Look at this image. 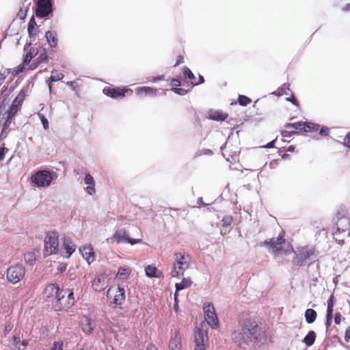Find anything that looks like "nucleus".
<instances>
[{
    "label": "nucleus",
    "mask_w": 350,
    "mask_h": 350,
    "mask_svg": "<svg viewBox=\"0 0 350 350\" xmlns=\"http://www.w3.org/2000/svg\"><path fill=\"white\" fill-rule=\"evenodd\" d=\"M264 336V332L254 319L246 318L241 323V330L232 333V339L240 347H254L259 343Z\"/></svg>",
    "instance_id": "nucleus-1"
},
{
    "label": "nucleus",
    "mask_w": 350,
    "mask_h": 350,
    "mask_svg": "<svg viewBox=\"0 0 350 350\" xmlns=\"http://www.w3.org/2000/svg\"><path fill=\"white\" fill-rule=\"evenodd\" d=\"M174 262L170 275L173 278H180L184 275L185 271L190 267L191 258L184 250H180L174 253Z\"/></svg>",
    "instance_id": "nucleus-2"
},
{
    "label": "nucleus",
    "mask_w": 350,
    "mask_h": 350,
    "mask_svg": "<svg viewBox=\"0 0 350 350\" xmlns=\"http://www.w3.org/2000/svg\"><path fill=\"white\" fill-rule=\"evenodd\" d=\"M68 291L60 289L59 286L56 283L48 285L44 290L46 297H54L53 304L57 310H61L62 306L64 305L63 301Z\"/></svg>",
    "instance_id": "nucleus-3"
},
{
    "label": "nucleus",
    "mask_w": 350,
    "mask_h": 350,
    "mask_svg": "<svg viewBox=\"0 0 350 350\" xmlns=\"http://www.w3.org/2000/svg\"><path fill=\"white\" fill-rule=\"evenodd\" d=\"M295 256L292 262L293 265L301 267L305 265L308 261L314 260L315 258V250L310 246L301 247L294 252Z\"/></svg>",
    "instance_id": "nucleus-4"
},
{
    "label": "nucleus",
    "mask_w": 350,
    "mask_h": 350,
    "mask_svg": "<svg viewBox=\"0 0 350 350\" xmlns=\"http://www.w3.org/2000/svg\"><path fill=\"white\" fill-rule=\"evenodd\" d=\"M59 243L58 232L56 231L48 232L44 239V255L49 256L58 254L59 252Z\"/></svg>",
    "instance_id": "nucleus-5"
},
{
    "label": "nucleus",
    "mask_w": 350,
    "mask_h": 350,
    "mask_svg": "<svg viewBox=\"0 0 350 350\" xmlns=\"http://www.w3.org/2000/svg\"><path fill=\"white\" fill-rule=\"evenodd\" d=\"M55 174L48 170H39L31 176V182L36 186L49 187L55 178Z\"/></svg>",
    "instance_id": "nucleus-6"
},
{
    "label": "nucleus",
    "mask_w": 350,
    "mask_h": 350,
    "mask_svg": "<svg viewBox=\"0 0 350 350\" xmlns=\"http://www.w3.org/2000/svg\"><path fill=\"white\" fill-rule=\"evenodd\" d=\"M26 94L24 89L21 90L18 94L16 96V98L12 101L9 109L7 111V117L5 118V122L11 124L12 118L14 117L16 113L20 109L25 98Z\"/></svg>",
    "instance_id": "nucleus-7"
},
{
    "label": "nucleus",
    "mask_w": 350,
    "mask_h": 350,
    "mask_svg": "<svg viewBox=\"0 0 350 350\" xmlns=\"http://www.w3.org/2000/svg\"><path fill=\"white\" fill-rule=\"evenodd\" d=\"M25 269L21 264L10 266L7 269V280L12 284L21 281L25 276Z\"/></svg>",
    "instance_id": "nucleus-8"
},
{
    "label": "nucleus",
    "mask_w": 350,
    "mask_h": 350,
    "mask_svg": "<svg viewBox=\"0 0 350 350\" xmlns=\"http://www.w3.org/2000/svg\"><path fill=\"white\" fill-rule=\"evenodd\" d=\"M52 0H38L35 14L38 18L48 17L53 12Z\"/></svg>",
    "instance_id": "nucleus-9"
},
{
    "label": "nucleus",
    "mask_w": 350,
    "mask_h": 350,
    "mask_svg": "<svg viewBox=\"0 0 350 350\" xmlns=\"http://www.w3.org/2000/svg\"><path fill=\"white\" fill-rule=\"evenodd\" d=\"M110 240H111V243H113V242H116L117 243H130L132 245L139 242V239L129 237V234L128 232L125 229H123V228L117 230L115 232L113 237H111L110 239Z\"/></svg>",
    "instance_id": "nucleus-10"
},
{
    "label": "nucleus",
    "mask_w": 350,
    "mask_h": 350,
    "mask_svg": "<svg viewBox=\"0 0 350 350\" xmlns=\"http://www.w3.org/2000/svg\"><path fill=\"white\" fill-rule=\"evenodd\" d=\"M205 319L212 328H217L219 325V321L213 304L206 303L203 306Z\"/></svg>",
    "instance_id": "nucleus-11"
},
{
    "label": "nucleus",
    "mask_w": 350,
    "mask_h": 350,
    "mask_svg": "<svg viewBox=\"0 0 350 350\" xmlns=\"http://www.w3.org/2000/svg\"><path fill=\"white\" fill-rule=\"evenodd\" d=\"M208 339L207 332L199 328L194 333L195 350H205L204 342Z\"/></svg>",
    "instance_id": "nucleus-12"
},
{
    "label": "nucleus",
    "mask_w": 350,
    "mask_h": 350,
    "mask_svg": "<svg viewBox=\"0 0 350 350\" xmlns=\"http://www.w3.org/2000/svg\"><path fill=\"white\" fill-rule=\"evenodd\" d=\"M127 90L124 88H110L106 87L103 90V92L108 97L112 98H122L125 96Z\"/></svg>",
    "instance_id": "nucleus-13"
},
{
    "label": "nucleus",
    "mask_w": 350,
    "mask_h": 350,
    "mask_svg": "<svg viewBox=\"0 0 350 350\" xmlns=\"http://www.w3.org/2000/svg\"><path fill=\"white\" fill-rule=\"evenodd\" d=\"M62 243L64 246V249L66 252V254H64V251H59V253L65 256L67 258H69L70 256L75 252L76 250V246L75 243L72 242L70 238L64 237L62 239Z\"/></svg>",
    "instance_id": "nucleus-14"
},
{
    "label": "nucleus",
    "mask_w": 350,
    "mask_h": 350,
    "mask_svg": "<svg viewBox=\"0 0 350 350\" xmlns=\"http://www.w3.org/2000/svg\"><path fill=\"white\" fill-rule=\"evenodd\" d=\"M107 276L105 273L97 275L92 282V288L95 291L100 292L103 291L107 284Z\"/></svg>",
    "instance_id": "nucleus-15"
},
{
    "label": "nucleus",
    "mask_w": 350,
    "mask_h": 350,
    "mask_svg": "<svg viewBox=\"0 0 350 350\" xmlns=\"http://www.w3.org/2000/svg\"><path fill=\"white\" fill-rule=\"evenodd\" d=\"M208 118L215 121H224L228 116V113L219 110L210 109L208 112Z\"/></svg>",
    "instance_id": "nucleus-16"
},
{
    "label": "nucleus",
    "mask_w": 350,
    "mask_h": 350,
    "mask_svg": "<svg viewBox=\"0 0 350 350\" xmlns=\"http://www.w3.org/2000/svg\"><path fill=\"white\" fill-rule=\"evenodd\" d=\"M125 297V290L124 287L118 286L113 299V303L116 305L120 306L124 302Z\"/></svg>",
    "instance_id": "nucleus-17"
},
{
    "label": "nucleus",
    "mask_w": 350,
    "mask_h": 350,
    "mask_svg": "<svg viewBox=\"0 0 350 350\" xmlns=\"http://www.w3.org/2000/svg\"><path fill=\"white\" fill-rule=\"evenodd\" d=\"M95 327V322L90 318L85 317L84 321L81 323L82 331L87 334H90Z\"/></svg>",
    "instance_id": "nucleus-18"
},
{
    "label": "nucleus",
    "mask_w": 350,
    "mask_h": 350,
    "mask_svg": "<svg viewBox=\"0 0 350 350\" xmlns=\"http://www.w3.org/2000/svg\"><path fill=\"white\" fill-rule=\"evenodd\" d=\"M46 41L51 48H55L57 45V33L55 31H47L45 34Z\"/></svg>",
    "instance_id": "nucleus-19"
},
{
    "label": "nucleus",
    "mask_w": 350,
    "mask_h": 350,
    "mask_svg": "<svg viewBox=\"0 0 350 350\" xmlns=\"http://www.w3.org/2000/svg\"><path fill=\"white\" fill-rule=\"evenodd\" d=\"M180 337L179 334L178 332H175L174 337H172L170 340L169 349L180 350Z\"/></svg>",
    "instance_id": "nucleus-20"
},
{
    "label": "nucleus",
    "mask_w": 350,
    "mask_h": 350,
    "mask_svg": "<svg viewBox=\"0 0 350 350\" xmlns=\"http://www.w3.org/2000/svg\"><path fill=\"white\" fill-rule=\"evenodd\" d=\"M192 284L190 278H184L182 281L175 284L176 292L174 293L175 297H178V293L186 288L189 287Z\"/></svg>",
    "instance_id": "nucleus-21"
},
{
    "label": "nucleus",
    "mask_w": 350,
    "mask_h": 350,
    "mask_svg": "<svg viewBox=\"0 0 350 350\" xmlns=\"http://www.w3.org/2000/svg\"><path fill=\"white\" fill-rule=\"evenodd\" d=\"M305 122H294V123H287L286 125H285V128L286 129H295L297 131H296V133H302V132H304L306 131V129H305Z\"/></svg>",
    "instance_id": "nucleus-22"
},
{
    "label": "nucleus",
    "mask_w": 350,
    "mask_h": 350,
    "mask_svg": "<svg viewBox=\"0 0 350 350\" xmlns=\"http://www.w3.org/2000/svg\"><path fill=\"white\" fill-rule=\"evenodd\" d=\"M340 223H344V228L340 226L338 223L336 224V226L334 227L335 230L334 232V234H340L346 230L348 226H350V221L346 217H342L340 219Z\"/></svg>",
    "instance_id": "nucleus-23"
},
{
    "label": "nucleus",
    "mask_w": 350,
    "mask_h": 350,
    "mask_svg": "<svg viewBox=\"0 0 350 350\" xmlns=\"http://www.w3.org/2000/svg\"><path fill=\"white\" fill-rule=\"evenodd\" d=\"M145 272L147 277L152 278H160L161 273L158 271L156 267L152 265H148L145 267Z\"/></svg>",
    "instance_id": "nucleus-24"
},
{
    "label": "nucleus",
    "mask_w": 350,
    "mask_h": 350,
    "mask_svg": "<svg viewBox=\"0 0 350 350\" xmlns=\"http://www.w3.org/2000/svg\"><path fill=\"white\" fill-rule=\"evenodd\" d=\"M317 334L314 331L310 330L303 339V342L307 347H311L315 342Z\"/></svg>",
    "instance_id": "nucleus-25"
},
{
    "label": "nucleus",
    "mask_w": 350,
    "mask_h": 350,
    "mask_svg": "<svg viewBox=\"0 0 350 350\" xmlns=\"http://www.w3.org/2000/svg\"><path fill=\"white\" fill-rule=\"evenodd\" d=\"M304 317L306 323L308 324H311L315 321L317 317V314L314 309L308 308L305 311Z\"/></svg>",
    "instance_id": "nucleus-26"
},
{
    "label": "nucleus",
    "mask_w": 350,
    "mask_h": 350,
    "mask_svg": "<svg viewBox=\"0 0 350 350\" xmlns=\"http://www.w3.org/2000/svg\"><path fill=\"white\" fill-rule=\"evenodd\" d=\"M64 291H68L67 294L66 295L68 300V303H65V305H62L61 308V310L63 309H67L69 308L70 306L74 305L75 302V297H74V293L70 291L69 288L64 289Z\"/></svg>",
    "instance_id": "nucleus-27"
},
{
    "label": "nucleus",
    "mask_w": 350,
    "mask_h": 350,
    "mask_svg": "<svg viewBox=\"0 0 350 350\" xmlns=\"http://www.w3.org/2000/svg\"><path fill=\"white\" fill-rule=\"evenodd\" d=\"M83 258L86 260H90V258L93 256V249L90 246H83L79 250Z\"/></svg>",
    "instance_id": "nucleus-28"
},
{
    "label": "nucleus",
    "mask_w": 350,
    "mask_h": 350,
    "mask_svg": "<svg viewBox=\"0 0 350 350\" xmlns=\"http://www.w3.org/2000/svg\"><path fill=\"white\" fill-rule=\"evenodd\" d=\"M24 259L27 264L32 265L36 262L37 260V256L35 252H29L25 254Z\"/></svg>",
    "instance_id": "nucleus-29"
},
{
    "label": "nucleus",
    "mask_w": 350,
    "mask_h": 350,
    "mask_svg": "<svg viewBox=\"0 0 350 350\" xmlns=\"http://www.w3.org/2000/svg\"><path fill=\"white\" fill-rule=\"evenodd\" d=\"M131 273V269L125 266L120 267L118 269L117 276H120L122 279H126Z\"/></svg>",
    "instance_id": "nucleus-30"
},
{
    "label": "nucleus",
    "mask_w": 350,
    "mask_h": 350,
    "mask_svg": "<svg viewBox=\"0 0 350 350\" xmlns=\"http://www.w3.org/2000/svg\"><path fill=\"white\" fill-rule=\"evenodd\" d=\"M136 91H137V94H139L140 92H143L146 95L151 94L152 96H155L156 95V92H157V89H154V88H150V87L144 86V87L138 88L136 90Z\"/></svg>",
    "instance_id": "nucleus-31"
},
{
    "label": "nucleus",
    "mask_w": 350,
    "mask_h": 350,
    "mask_svg": "<svg viewBox=\"0 0 350 350\" xmlns=\"http://www.w3.org/2000/svg\"><path fill=\"white\" fill-rule=\"evenodd\" d=\"M305 132H312V131H317L319 128L320 125L314 122H305Z\"/></svg>",
    "instance_id": "nucleus-32"
},
{
    "label": "nucleus",
    "mask_w": 350,
    "mask_h": 350,
    "mask_svg": "<svg viewBox=\"0 0 350 350\" xmlns=\"http://www.w3.org/2000/svg\"><path fill=\"white\" fill-rule=\"evenodd\" d=\"M252 102V100L245 95H239L238 103L241 106L245 107Z\"/></svg>",
    "instance_id": "nucleus-33"
},
{
    "label": "nucleus",
    "mask_w": 350,
    "mask_h": 350,
    "mask_svg": "<svg viewBox=\"0 0 350 350\" xmlns=\"http://www.w3.org/2000/svg\"><path fill=\"white\" fill-rule=\"evenodd\" d=\"M49 78L51 79V81L56 82L63 79L64 75L62 73L58 72L55 70H53L51 75Z\"/></svg>",
    "instance_id": "nucleus-34"
},
{
    "label": "nucleus",
    "mask_w": 350,
    "mask_h": 350,
    "mask_svg": "<svg viewBox=\"0 0 350 350\" xmlns=\"http://www.w3.org/2000/svg\"><path fill=\"white\" fill-rule=\"evenodd\" d=\"M263 245H265V246L270 247L275 252H280L281 251V250L279 247L275 246V243L273 242V239H266L264 241Z\"/></svg>",
    "instance_id": "nucleus-35"
},
{
    "label": "nucleus",
    "mask_w": 350,
    "mask_h": 350,
    "mask_svg": "<svg viewBox=\"0 0 350 350\" xmlns=\"http://www.w3.org/2000/svg\"><path fill=\"white\" fill-rule=\"evenodd\" d=\"M327 312H333L334 306V296L331 295L327 301Z\"/></svg>",
    "instance_id": "nucleus-36"
},
{
    "label": "nucleus",
    "mask_w": 350,
    "mask_h": 350,
    "mask_svg": "<svg viewBox=\"0 0 350 350\" xmlns=\"http://www.w3.org/2000/svg\"><path fill=\"white\" fill-rule=\"evenodd\" d=\"M66 85L70 87L71 90L76 93V94H78L80 92L79 86L76 84L75 81H68L66 82Z\"/></svg>",
    "instance_id": "nucleus-37"
},
{
    "label": "nucleus",
    "mask_w": 350,
    "mask_h": 350,
    "mask_svg": "<svg viewBox=\"0 0 350 350\" xmlns=\"http://www.w3.org/2000/svg\"><path fill=\"white\" fill-rule=\"evenodd\" d=\"M285 242L284 232L283 230L278 234L276 240L274 241L275 246L281 245Z\"/></svg>",
    "instance_id": "nucleus-38"
},
{
    "label": "nucleus",
    "mask_w": 350,
    "mask_h": 350,
    "mask_svg": "<svg viewBox=\"0 0 350 350\" xmlns=\"http://www.w3.org/2000/svg\"><path fill=\"white\" fill-rule=\"evenodd\" d=\"M183 72L185 76H186L188 79L191 80L196 79V77L192 72V71L187 66H185L183 70Z\"/></svg>",
    "instance_id": "nucleus-39"
},
{
    "label": "nucleus",
    "mask_w": 350,
    "mask_h": 350,
    "mask_svg": "<svg viewBox=\"0 0 350 350\" xmlns=\"http://www.w3.org/2000/svg\"><path fill=\"white\" fill-rule=\"evenodd\" d=\"M64 342L62 340L55 341L50 350H64Z\"/></svg>",
    "instance_id": "nucleus-40"
},
{
    "label": "nucleus",
    "mask_w": 350,
    "mask_h": 350,
    "mask_svg": "<svg viewBox=\"0 0 350 350\" xmlns=\"http://www.w3.org/2000/svg\"><path fill=\"white\" fill-rule=\"evenodd\" d=\"M11 72L10 68H3L0 70V79H2L3 83L6 77L9 75Z\"/></svg>",
    "instance_id": "nucleus-41"
},
{
    "label": "nucleus",
    "mask_w": 350,
    "mask_h": 350,
    "mask_svg": "<svg viewBox=\"0 0 350 350\" xmlns=\"http://www.w3.org/2000/svg\"><path fill=\"white\" fill-rule=\"evenodd\" d=\"M232 221V217L230 215L224 216L221 220L223 227L230 226Z\"/></svg>",
    "instance_id": "nucleus-42"
},
{
    "label": "nucleus",
    "mask_w": 350,
    "mask_h": 350,
    "mask_svg": "<svg viewBox=\"0 0 350 350\" xmlns=\"http://www.w3.org/2000/svg\"><path fill=\"white\" fill-rule=\"evenodd\" d=\"M171 90L174 92L175 94H177L180 96H185L188 93V90H185L184 88H172Z\"/></svg>",
    "instance_id": "nucleus-43"
},
{
    "label": "nucleus",
    "mask_w": 350,
    "mask_h": 350,
    "mask_svg": "<svg viewBox=\"0 0 350 350\" xmlns=\"http://www.w3.org/2000/svg\"><path fill=\"white\" fill-rule=\"evenodd\" d=\"M333 319V312H326V320H325V326L327 328V330L330 327Z\"/></svg>",
    "instance_id": "nucleus-44"
},
{
    "label": "nucleus",
    "mask_w": 350,
    "mask_h": 350,
    "mask_svg": "<svg viewBox=\"0 0 350 350\" xmlns=\"http://www.w3.org/2000/svg\"><path fill=\"white\" fill-rule=\"evenodd\" d=\"M84 182L88 185H95L94 179L90 174H85Z\"/></svg>",
    "instance_id": "nucleus-45"
},
{
    "label": "nucleus",
    "mask_w": 350,
    "mask_h": 350,
    "mask_svg": "<svg viewBox=\"0 0 350 350\" xmlns=\"http://www.w3.org/2000/svg\"><path fill=\"white\" fill-rule=\"evenodd\" d=\"M38 116L40 119V121L42 124V126L45 130L49 129V121L47 118L42 113H38Z\"/></svg>",
    "instance_id": "nucleus-46"
},
{
    "label": "nucleus",
    "mask_w": 350,
    "mask_h": 350,
    "mask_svg": "<svg viewBox=\"0 0 350 350\" xmlns=\"http://www.w3.org/2000/svg\"><path fill=\"white\" fill-rule=\"evenodd\" d=\"M47 53L44 51L43 53H40L39 56L36 59V63L40 64L42 62H44L47 59Z\"/></svg>",
    "instance_id": "nucleus-47"
},
{
    "label": "nucleus",
    "mask_w": 350,
    "mask_h": 350,
    "mask_svg": "<svg viewBox=\"0 0 350 350\" xmlns=\"http://www.w3.org/2000/svg\"><path fill=\"white\" fill-rule=\"evenodd\" d=\"M291 129H286V130L282 131V136L283 137H291L294 134H296V131L291 130Z\"/></svg>",
    "instance_id": "nucleus-48"
},
{
    "label": "nucleus",
    "mask_w": 350,
    "mask_h": 350,
    "mask_svg": "<svg viewBox=\"0 0 350 350\" xmlns=\"http://www.w3.org/2000/svg\"><path fill=\"white\" fill-rule=\"evenodd\" d=\"M33 53L31 52V51H29V52H27L23 59V64L25 65H27V64H29L31 60V59L33 58Z\"/></svg>",
    "instance_id": "nucleus-49"
},
{
    "label": "nucleus",
    "mask_w": 350,
    "mask_h": 350,
    "mask_svg": "<svg viewBox=\"0 0 350 350\" xmlns=\"http://www.w3.org/2000/svg\"><path fill=\"white\" fill-rule=\"evenodd\" d=\"M287 90H290L289 84L284 83L280 88H279L278 91H280L282 94H287Z\"/></svg>",
    "instance_id": "nucleus-50"
},
{
    "label": "nucleus",
    "mask_w": 350,
    "mask_h": 350,
    "mask_svg": "<svg viewBox=\"0 0 350 350\" xmlns=\"http://www.w3.org/2000/svg\"><path fill=\"white\" fill-rule=\"evenodd\" d=\"M36 26V22L34 16H32L29 21L27 28L30 29H35Z\"/></svg>",
    "instance_id": "nucleus-51"
},
{
    "label": "nucleus",
    "mask_w": 350,
    "mask_h": 350,
    "mask_svg": "<svg viewBox=\"0 0 350 350\" xmlns=\"http://www.w3.org/2000/svg\"><path fill=\"white\" fill-rule=\"evenodd\" d=\"M12 344L14 345H15V347L16 348H18V349H21V347H20L21 340H20V338L18 336H14L13 338H12Z\"/></svg>",
    "instance_id": "nucleus-52"
},
{
    "label": "nucleus",
    "mask_w": 350,
    "mask_h": 350,
    "mask_svg": "<svg viewBox=\"0 0 350 350\" xmlns=\"http://www.w3.org/2000/svg\"><path fill=\"white\" fill-rule=\"evenodd\" d=\"M329 129L327 126H322L320 129L319 134L322 136H327L329 135Z\"/></svg>",
    "instance_id": "nucleus-53"
},
{
    "label": "nucleus",
    "mask_w": 350,
    "mask_h": 350,
    "mask_svg": "<svg viewBox=\"0 0 350 350\" xmlns=\"http://www.w3.org/2000/svg\"><path fill=\"white\" fill-rule=\"evenodd\" d=\"M286 100L288 102H291L293 105L298 106L297 100L296 99L293 94H291V96L288 98H286Z\"/></svg>",
    "instance_id": "nucleus-54"
},
{
    "label": "nucleus",
    "mask_w": 350,
    "mask_h": 350,
    "mask_svg": "<svg viewBox=\"0 0 350 350\" xmlns=\"http://www.w3.org/2000/svg\"><path fill=\"white\" fill-rule=\"evenodd\" d=\"M171 85L172 86H174L173 88H178L179 86L181 85V82L179 79H175V78H172L171 79V82H170Z\"/></svg>",
    "instance_id": "nucleus-55"
},
{
    "label": "nucleus",
    "mask_w": 350,
    "mask_h": 350,
    "mask_svg": "<svg viewBox=\"0 0 350 350\" xmlns=\"http://www.w3.org/2000/svg\"><path fill=\"white\" fill-rule=\"evenodd\" d=\"M8 151V149L4 146L0 148V161L4 159L5 154Z\"/></svg>",
    "instance_id": "nucleus-56"
},
{
    "label": "nucleus",
    "mask_w": 350,
    "mask_h": 350,
    "mask_svg": "<svg viewBox=\"0 0 350 350\" xmlns=\"http://www.w3.org/2000/svg\"><path fill=\"white\" fill-rule=\"evenodd\" d=\"M10 124L9 122H7L5 121L3 122V128H2V130H1V133H0V137H3L4 133L5 132L7 129L10 126Z\"/></svg>",
    "instance_id": "nucleus-57"
},
{
    "label": "nucleus",
    "mask_w": 350,
    "mask_h": 350,
    "mask_svg": "<svg viewBox=\"0 0 350 350\" xmlns=\"http://www.w3.org/2000/svg\"><path fill=\"white\" fill-rule=\"evenodd\" d=\"M343 144L350 149V131L345 136Z\"/></svg>",
    "instance_id": "nucleus-58"
},
{
    "label": "nucleus",
    "mask_w": 350,
    "mask_h": 350,
    "mask_svg": "<svg viewBox=\"0 0 350 350\" xmlns=\"http://www.w3.org/2000/svg\"><path fill=\"white\" fill-rule=\"evenodd\" d=\"M66 268L67 264L62 262L59 265L57 270L59 273H62L66 270Z\"/></svg>",
    "instance_id": "nucleus-59"
},
{
    "label": "nucleus",
    "mask_w": 350,
    "mask_h": 350,
    "mask_svg": "<svg viewBox=\"0 0 350 350\" xmlns=\"http://www.w3.org/2000/svg\"><path fill=\"white\" fill-rule=\"evenodd\" d=\"M213 154V151L210 149H202L199 153L200 155H212Z\"/></svg>",
    "instance_id": "nucleus-60"
},
{
    "label": "nucleus",
    "mask_w": 350,
    "mask_h": 350,
    "mask_svg": "<svg viewBox=\"0 0 350 350\" xmlns=\"http://www.w3.org/2000/svg\"><path fill=\"white\" fill-rule=\"evenodd\" d=\"M345 340L348 342L350 340V327H348L345 333Z\"/></svg>",
    "instance_id": "nucleus-61"
},
{
    "label": "nucleus",
    "mask_w": 350,
    "mask_h": 350,
    "mask_svg": "<svg viewBox=\"0 0 350 350\" xmlns=\"http://www.w3.org/2000/svg\"><path fill=\"white\" fill-rule=\"evenodd\" d=\"M86 191L90 195H93L95 193V187L94 185H88L86 187Z\"/></svg>",
    "instance_id": "nucleus-62"
},
{
    "label": "nucleus",
    "mask_w": 350,
    "mask_h": 350,
    "mask_svg": "<svg viewBox=\"0 0 350 350\" xmlns=\"http://www.w3.org/2000/svg\"><path fill=\"white\" fill-rule=\"evenodd\" d=\"M341 321V314L340 312H336L334 315V323L336 325H339Z\"/></svg>",
    "instance_id": "nucleus-63"
},
{
    "label": "nucleus",
    "mask_w": 350,
    "mask_h": 350,
    "mask_svg": "<svg viewBox=\"0 0 350 350\" xmlns=\"http://www.w3.org/2000/svg\"><path fill=\"white\" fill-rule=\"evenodd\" d=\"M204 83V77L202 75H199V76H198V81L193 83V86L198 85L202 84Z\"/></svg>",
    "instance_id": "nucleus-64"
}]
</instances>
